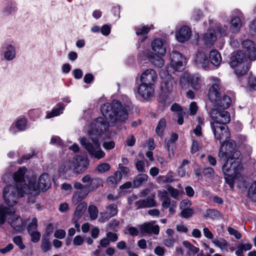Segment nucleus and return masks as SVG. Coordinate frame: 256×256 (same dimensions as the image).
I'll list each match as a JSON object with an SVG mask.
<instances>
[{
	"label": "nucleus",
	"mask_w": 256,
	"mask_h": 256,
	"mask_svg": "<svg viewBox=\"0 0 256 256\" xmlns=\"http://www.w3.org/2000/svg\"><path fill=\"white\" fill-rule=\"evenodd\" d=\"M108 118L98 117L94 120L92 124V128L88 130V134L92 144L85 138H80L81 145L88 151L92 156L100 160L104 158L105 152L101 149L99 144L100 136L106 132L111 126Z\"/></svg>",
	"instance_id": "nucleus-1"
},
{
	"label": "nucleus",
	"mask_w": 256,
	"mask_h": 256,
	"mask_svg": "<svg viewBox=\"0 0 256 256\" xmlns=\"http://www.w3.org/2000/svg\"><path fill=\"white\" fill-rule=\"evenodd\" d=\"M100 110L103 116L108 118L112 126L119 128L126 123L128 118V110L117 100H113L110 104H104Z\"/></svg>",
	"instance_id": "nucleus-2"
},
{
	"label": "nucleus",
	"mask_w": 256,
	"mask_h": 256,
	"mask_svg": "<svg viewBox=\"0 0 256 256\" xmlns=\"http://www.w3.org/2000/svg\"><path fill=\"white\" fill-rule=\"evenodd\" d=\"M218 156L220 158L226 160V162H228L231 164L232 170L236 166L240 165L241 153L236 150L235 142L230 138L221 143Z\"/></svg>",
	"instance_id": "nucleus-3"
},
{
	"label": "nucleus",
	"mask_w": 256,
	"mask_h": 256,
	"mask_svg": "<svg viewBox=\"0 0 256 256\" xmlns=\"http://www.w3.org/2000/svg\"><path fill=\"white\" fill-rule=\"evenodd\" d=\"M33 185H31L30 189H22L20 188H18L12 185H8L4 187L3 190V198L6 204L9 206L12 207L17 203L19 198L24 196V194H36L38 193V190H36Z\"/></svg>",
	"instance_id": "nucleus-4"
},
{
	"label": "nucleus",
	"mask_w": 256,
	"mask_h": 256,
	"mask_svg": "<svg viewBox=\"0 0 256 256\" xmlns=\"http://www.w3.org/2000/svg\"><path fill=\"white\" fill-rule=\"evenodd\" d=\"M14 208H8L3 205H0V224H3L8 216V223L16 231L20 232L24 230V222L18 216L14 214Z\"/></svg>",
	"instance_id": "nucleus-5"
},
{
	"label": "nucleus",
	"mask_w": 256,
	"mask_h": 256,
	"mask_svg": "<svg viewBox=\"0 0 256 256\" xmlns=\"http://www.w3.org/2000/svg\"><path fill=\"white\" fill-rule=\"evenodd\" d=\"M230 66L236 68L235 73L238 76L246 74L249 70L246 54L242 50H238L236 53H233Z\"/></svg>",
	"instance_id": "nucleus-6"
},
{
	"label": "nucleus",
	"mask_w": 256,
	"mask_h": 256,
	"mask_svg": "<svg viewBox=\"0 0 256 256\" xmlns=\"http://www.w3.org/2000/svg\"><path fill=\"white\" fill-rule=\"evenodd\" d=\"M210 115L212 122H210V126L212 124L216 125H226L230 120V114L224 109L214 107L210 112Z\"/></svg>",
	"instance_id": "nucleus-7"
},
{
	"label": "nucleus",
	"mask_w": 256,
	"mask_h": 256,
	"mask_svg": "<svg viewBox=\"0 0 256 256\" xmlns=\"http://www.w3.org/2000/svg\"><path fill=\"white\" fill-rule=\"evenodd\" d=\"M31 185H33L32 188L34 187L36 189V190H38V194H32L34 196H38L40 194V190H47L50 187V178L48 174L44 173L40 176L38 184H36V181L34 179L31 178L30 180L29 188H28V190L30 189Z\"/></svg>",
	"instance_id": "nucleus-8"
},
{
	"label": "nucleus",
	"mask_w": 256,
	"mask_h": 256,
	"mask_svg": "<svg viewBox=\"0 0 256 256\" xmlns=\"http://www.w3.org/2000/svg\"><path fill=\"white\" fill-rule=\"evenodd\" d=\"M213 132L214 138L219 140L222 143V141L226 140L230 138V133L228 126L226 125H216L212 124L210 126Z\"/></svg>",
	"instance_id": "nucleus-9"
},
{
	"label": "nucleus",
	"mask_w": 256,
	"mask_h": 256,
	"mask_svg": "<svg viewBox=\"0 0 256 256\" xmlns=\"http://www.w3.org/2000/svg\"><path fill=\"white\" fill-rule=\"evenodd\" d=\"M230 165L231 166V164H230V162H226L223 165L222 169L226 176L225 180L226 182L228 184L230 187H232L234 186V178L238 173V169L240 166H236V168L232 170V166L230 167Z\"/></svg>",
	"instance_id": "nucleus-10"
},
{
	"label": "nucleus",
	"mask_w": 256,
	"mask_h": 256,
	"mask_svg": "<svg viewBox=\"0 0 256 256\" xmlns=\"http://www.w3.org/2000/svg\"><path fill=\"white\" fill-rule=\"evenodd\" d=\"M26 170H27L24 167L20 168L14 174V179L16 182L15 186L25 190L29 188V184H27L24 180V175Z\"/></svg>",
	"instance_id": "nucleus-11"
},
{
	"label": "nucleus",
	"mask_w": 256,
	"mask_h": 256,
	"mask_svg": "<svg viewBox=\"0 0 256 256\" xmlns=\"http://www.w3.org/2000/svg\"><path fill=\"white\" fill-rule=\"evenodd\" d=\"M170 64L176 71H181L184 69L183 62L185 60L178 52L173 50L170 54Z\"/></svg>",
	"instance_id": "nucleus-12"
},
{
	"label": "nucleus",
	"mask_w": 256,
	"mask_h": 256,
	"mask_svg": "<svg viewBox=\"0 0 256 256\" xmlns=\"http://www.w3.org/2000/svg\"><path fill=\"white\" fill-rule=\"evenodd\" d=\"M222 88L220 82L218 80L216 83L212 84L209 89L208 97L210 100L214 104L219 100L222 96Z\"/></svg>",
	"instance_id": "nucleus-13"
},
{
	"label": "nucleus",
	"mask_w": 256,
	"mask_h": 256,
	"mask_svg": "<svg viewBox=\"0 0 256 256\" xmlns=\"http://www.w3.org/2000/svg\"><path fill=\"white\" fill-rule=\"evenodd\" d=\"M136 210L155 207L157 206L155 196H148L144 199H140L134 202Z\"/></svg>",
	"instance_id": "nucleus-14"
},
{
	"label": "nucleus",
	"mask_w": 256,
	"mask_h": 256,
	"mask_svg": "<svg viewBox=\"0 0 256 256\" xmlns=\"http://www.w3.org/2000/svg\"><path fill=\"white\" fill-rule=\"evenodd\" d=\"M156 78V72L153 69H148L142 74L140 81L142 83L152 86L155 84Z\"/></svg>",
	"instance_id": "nucleus-15"
},
{
	"label": "nucleus",
	"mask_w": 256,
	"mask_h": 256,
	"mask_svg": "<svg viewBox=\"0 0 256 256\" xmlns=\"http://www.w3.org/2000/svg\"><path fill=\"white\" fill-rule=\"evenodd\" d=\"M242 46L247 52L248 59L250 61L256 60V48L254 43L251 40H246L242 42Z\"/></svg>",
	"instance_id": "nucleus-16"
},
{
	"label": "nucleus",
	"mask_w": 256,
	"mask_h": 256,
	"mask_svg": "<svg viewBox=\"0 0 256 256\" xmlns=\"http://www.w3.org/2000/svg\"><path fill=\"white\" fill-rule=\"evenodd\" d=\"M88 165L87 160L80 156H75L72 160V166L78 173L83 172Z\"/></svg>",
	"instance_id": "nucleus-17"
},
{
	"label": "nucleus",
	"mask_w": 256,
	"mask_h": 256,
	"mask_svg": "<svg viewBox=\"0 0 256 256\" xmlns=\"http://www.w3.org/2000/svg\"><path fill=\"white\" fill-rule=\"evenodd\" d=\"M152 48L154 52L160 56H164L166 52V41L162 38L154 40L152 44Z\"/></svg>",
	"instance_id": "nucleus-18"
},
{
	"label": "nucleus",
	"mask_w": 256,
	"mask_h": 256,
	"mask_svg": "<svg viewBox=\"0 0 256 256\" xmlns=\"http://www.w3.org/2000/svg\"><path fill=\"white\" fill-rule=\"evenodd\" d=\"M138 94L144 99H148L153 96L154 88L150 85L142 83L138 88Z\"/></svg>",
	"instance_id": "nucleus-19"
},
{
	"label": "nucleus",
	"mask_w": 256,
	"mask_h": 256,
	"mask_svg": "<svg viewBox=\"0 0 256 256\" xmlns=\"http://www.w3.org/2000/svg\"><path fill=\"white\" fill-rule=\"evenodd\" d=\"M140 230L144 233L148 234H158L160 227L158 225H154L152 222H145L139 226Z\"/></svg>",
	"instance_id": "nucleus-20"
},
{
	"label": "nucleus",
	"mask_w": 256,
	"mask_h": 256,
	"mask_svg": "<svg viewBox=\"0 0 256 256\" xmlns=\"http://www.w3.org/2000/svg\"><path fill=\"white\" fill-rule=\"evenodd\" d=\"M177 40L180 42L188 40L191 36V31L188 26H184L176 33Z\"/></svg>",
	"instance_id": "nucleus-21"
},
{
	"label": "nucleus",
	"mask_w": 256,
	"mask_h": 256,
	"mask_svg": "<svg viewBox=\"0 0 256 256\" xmlns=\"http://www.w3.org/2000/svg\"><path fill=\"white\" fill-rule=\"evenodd\" d=\"M236 16H234L231 20L230 30L232 33L238 32L242 26V14L238 10H236Z\"/></svg>",
	"instance_id": "nucleus-22"
},
{
	"label": "nucleus",
	"mask_w": 256,
	"mask_h": 256,
	"mask_svg": "<svg viewBox=\"0 0 256 256\" xmlns=\"http://www.w3.org/2000/svg\"><path fill=\"white\" fill-rule=\"evenodd\" d=\"M194 62L198 67L204 69L207 68L209 64V60L206 56L204 53L200 52H198L196 54Z\"/></svg>",
	"instance_id": "nucleus-23"
},
{
	"label": "nucleus",
	"mask_w": 256,
	"mask_h": 256,
	"mask_svg": "<svg viewBox=\"0 0 256 256\" xmlns=\"http://www.w3.org/2000/svg\"><path fill=\"white\" fill-rule=\"evenodd\" d=\"M232 100L230 96L224 94L222 96L219 100L214 102V107L222 109H226L230 107L231 104Z\"/></svg>",
	"instance_id": "nucleus-24"
},
{
	"label": "nucleus",
	"mask_w": 256,
	"mask_h": 256,
	"mask_svg": "<svg viewBox=\"0 0 256 256\" xmlns=\"http://www.w3.org/2000/svg\"><path fill=\"white\" fill-rule=\"evenodd\" d=\"M90 192L88 188L76 191L72 197V202L74 204H77L84 199Z\"/></svg>",
	"instance_id": "nucleus-25"
},
{
	"label": "nucleus",
	"mask_w": 256,
	"mask_h": 256,
	"mask_svg": "<svg viewBox=\"0 0 256 256\" xmlns=\"http://www.w3.org/2000/svg\"><path fill=\"white\" fill-rule=\"evenodd\" d=\"M209 59L210 63L218 67L222 62V56L220 53L216 50H212L210 52Z\"/></svg>",
	"instance_id": "nucleus-26"
},
{
	"label": "nucleus",
	"mask_w": 256,
	"mask_h": 256,
	"mask_svg": "<svg viewBox=\"0 0 256 256\" xmlns=\"http://www.w3.org/2000/svg\"><path fill=\"white\" fill-rule=\"evenodd\" d=\"M148 176L146 174H140L136 176L132 181L133 187L138 188L142 186L148 180Z\"/></svg>",
	"instance_id": "nucleus-27"
},
{
	"label": "nucleus",
	"mask_w": 256,
	"mask_h": 256,
	"mask_svg": "<svg viewBox=\"0 0 256 256\" xmlns=\"http://www.w3.org/2000/svg\"><path fill=\"white\" fill-rule=\"evenodd\" d=\"M178 136L176 133H172L170 139L166 138L164 141L166 144L167 149L168 152H172L176 148V142L178 140Z\"/></svg>",
	"instance_id": "nucleus-28"
},
{
	"label": "nucleus",
	"mask_w": 256,
	"mask_h": 256,
	"mask_svg": "<svg viewBox=\"0 0 256 256\" xmlns=\"http://www.w3.org/2000/svg\"><path fill=\"white\" fill-rule=\"evenodd\" d=\"M252 248V244L250 243H240L236 246V250L235 252L236 256H244V253L250 250Z\"/></svg>",
	"instance_id": "nucleus-29"
},
{
	"label": "nucleus",
	"mask_w": 256,
	"mask_h": 256,
	"mask_svg": "<svg viewBox=\"0 0 256 256\" xmlns=\"http://www.w3.org/2000/svg\"><path fill=\"white\" fill-rule=\"evenodd\" d=\"M204 38L206 43L208 44H213L216 40L214 30L212 29L208 30L207 32L204 34Z\"/></svg>",
	"instance_id": "nucleus-30"
},
{
	"label": "nucleus",
	"mask_w": 256,
	"mask_h": 256,
	"mask_svg": "<svg viewBox=\"0 0 256 256\" xmlns=\"http://www.w3.org/2000/svg\"><path fill=\"white\" fill-rule=\"evenodd\" d=\"M87 207V204L85 202H80L76 206L74 212V218L78 220L84 214Z\"/></svg>",
	"instance_id": "nucleus-31"
},
{
	"label": "nucleus",
	"mask_w": 256,
	"mask_h": 256,
	"mask_svg": "<svg viewBox=\"0 0 256 256\" xmlns=\"http://www.w3.org/2000/svg\"><path fill=\"white\" fill-rule=\"evenodd\" d=\"M50 234L48 233L46 236H43L42 240L41 248L44 252H46L50 250L52 246L49 240Z\"/></svg>",
	"instance_id": "nucleus-32"
},
{
	"label": "nucleus",
	"mask_w": 256,
	"mask_h": 256,
	"mask_svg": "<svg viewBox=\"0 0 256 256\" xmlns=\"http://www.w3.org/2000/svg\"><path fill=\"white\" fill-rule=\"evenodd\" d=\"M166 126V120L164 118H161L156 128V132L160 137L164 135V131Z\"/></svg>",
	"instance_id": "nucleus-33"
},
{
	"label": "nucleus",
	"mask_w": 256,
	"mask_h": 256,
	"mask_svg": "<svg viewBox=\"0 0 256 256\" xmlns=\"http://www.w3.org/2000/svg\"><path fill=\"white\" fill-rule=\"evenodd\" d=\"M167 77V80L162 82V90L164 91H166V92H170L173 90V82L170 78L169 75H168Z\"/></svg>",
	"instance_id": "nucleus-34"
},
{
	"label": "nucleus",
	"mask_w": 256,
	"mask_h": 256,
	"mask_svg": "<svg viewBox=\"0 0 256 256\" xmlns=\"http://www.w3.org/2000/svg\"><path fill=\"white\" fill-rule=\"evenodd\" d=\"M183 245L188 250V253L190 254H195L199 252V248L192 245L188 241L183 242Z\"/></svg>",
	"instance_id": "nucleus-35"
},
{
	"label": "nucleus",
	"mask_w": 256,
	"mask_h": 256,
	"mask_svg": "<svg viewBox=\"0 0 256 256\" xmlns=\"http://www.w3.org/2000/svg\"><path fill=\"white\" fill-rule=\"evenodd\" d=\"M212 243L222 250L225 248L228 244L227 241L222 238H216L212 240Z\"/></svg>",
	"instance_id": "nucleus-36"
},
{
	"label": "nucleus",
	"mask_w": 256,
	"mask_h": 256,
	"mask_svg": "<svg viewBox=\"0 0 256 256\" xmlns=\"http://www.w3.org/2000/svg\"><path fill=\"white\" fill-rule=\"evenodd\" d=\"M64 109V106L62 104H60L57 108L53 109L51 112L48 114L46 118H50L55 116H58L62 113Z\"/></svg>",
	"instance_id": "nucleus-37"
},
{
	"label": "nucleus",
	"mask_w": 256,
	"mask_h": 256,
	"mask_svg": "<svg viewBox=\"0 0 256 256\" xmlns=\"http://www.w3.org/2000/svg\"><path fill=\"white\" fill-rule=\"evenodd\" d=\"M102 180L98 178H92L88 186V190H94L99 188L102 184Z\"/></svg>",
	"instance_id": "nucleus-38"
},
{
	"label": "nucleus",
	"mask_w": 256,
	"mask_h": 256,
	"mask_svg": "<svg viewBox=\"0 0 256 256\" xmlns=\"http://www.w3.org/2000/svg\"><path fill=\"white\" fill-rule=\"evenodd\" d=\"M15 48L12 45H9L6 48V51L4 53V57L8 60H12L15 56Z\"/></svg>",
	"instance_id": "nucleus-39"
},
{
	"label": "nucleus",
	"mask_w": 256,
	"mask_h": 256,
	"mask_svg": "<svg viewBox=\"0 0 256 256\" xmlns=\"http://www.w3.org/2000/svg\"><path fill=\"white\" fill-rule=\"evenodd\" d=\"M192 87L196 90H198L201 85L202 81L200 77L198 75H194L191 78Z\"/></svg>",
	"instance_id": "nucleus-40"
},
{
	"label": "nucleus",
	"mask_w": 256,
	"mask_h": 256,
	"mask_svg": "<svg viewBox=\"0 0 256 256\" xmlns=\"http://www.w3.org/2000/svg\"><path fill=\"white\" fill-rule=\"evenodd\" d=\"M164 200L162 203V210L168 208L172 204L170 198L168 197V193L165 192L164 194L163 195Z\"/></svg>",
	"instance_id": "nucleus-41"
},
{
	"label": "nucleus",
	"mask_w": 256,
	"mask_h": 256,
	"mask_svg": "<svg viewBox=\"0 0 256 256\" xmlns=\"http://www.w3.org/2000/svg\"><path fill=\"white\" fill-rule=\"evenodd\" d=\"M151 62L154 66L159 68H162L164 65V60L158 56H154L151 59Z\"/></svg>",
	"instance_id": "nucleus-42"
},
{
	"label": "nucleus",
	"mask_w": 256,
	"mask_h": 256,
	"mask_svg": "<svg viewBox=\"0 0 256 256\" xmlns=\"http://www.w3.org/2000/svg\"><path fill=\"white\" fill-rule=\"evenodd\" d=\"M194 211L191 208H184L180 212V216L185 218H188L192 216Z\"/></svg>",
	"instance_id": "nucleus-43"
},
{
	"label": "nucleus",
	"mask_w": 256,
	"mask_h": 256,
	"mask_svg": "<svg viewBox=\"0 0 256 256\" xmlns=\"http://www.w3.org/2000/svg\"><path fill=\"white\" fill-rule=\"evenodd\" d=\"M38 228V220L36 218H34L31 222L28 225L27 230L28 233L36 232Z\"/></svg>",
	"instance_id": "nucleus-44"
},
{
	"label": "nucleus",
	"mask_w": 256,
	"mask_h": 256,
	"mask_svg": "<svg viewBox=\"0 0 256 256\" xmlns=\"http://www.w3.org/2000/svg\"><path fill=\"white\" fill-rule=\"evenodd\" d=\"M88 212L90 214V218L92 220H96L98 217V210L94 205H90L88 208Z\"/></svg>",
	"instance_id": "nucleus-45"
},
{
	"label": "nucleus",
	"mask_w": 256,
	"mask_h": 256,
	"mask_svg": "<svg viewBox=\"0 0 256 256\" xmlns=\"http://www.w3.org/2000/svg\"><path fill=\"white\" fill-rule=\"evenodd\" d=\"M202 173L205 177L211 178L214 176V170L213 168L208 167L203 168L202 170Z\"/></svg>",
	"instance_id": "nucleus-46"
},
{
	"label": "nucleus",
	"mask_w": 256,
	"mask_h": 256,
	"mask_svg": "<svg viewBox=\"0 0 256 256\" xmlns=\"http://www.w3.org/2000/svg\"><path fill=\"white\" fill-rule=\"evenodd\" d=\"M248 195L250 198L256 200V182L253 183L249 188Z\"/></svg>",
	"instance_id": "nucleus-47"
},
{
	"label": "nucleus",
	"mask_w": 256,
	"mask_h": 256,
	"mask_svg": "<svg viewBox=\"0 0 256 256\" xmlns=\"http://www.w3.org/2000/svg\"><path fill=\"white\" fill-rule=\"evenodd\" d=\"M206 214L212 219H217L220 216V212L214 209H208L206 210Z\"/></svg>",
	"instance_id": "nucleus-48"
},
{
	"label": "nucleus",
	"mask_w": 256,
	"mask_h": 256,
	"mask_svg": "<svg viewBox=\"0 0 256 256\" xmlns=\"http://www.w3.org/2000/svg\"><path fill=\"white\" fill-rule=\"evenodd\" d=\"M106 209L109 214V217L116 216L118 214L117 206L114 204H112L107 206Z\"/></svg>",
	"instance_id": "nucleus-49"
},
{
	"label": "nucleus",
	"mask_w": 256,
	"mask_h": 256,
	"mask_svg": "<svg viewBox=\"0 0 256 256\" xmlns=\"http://www.w3.org/2000/svg\"><path fill=\"white\" fill-rule=\"evenodd\" d=\"M110 168V166L108 163H102L97 166L96 170L100 173H104L108 171Z\"/></svg>",
	"instance_id": "nucleus-50"
},
{
	"label": "nucleus",
	"mask_w": 256,
	"mask_h": 256,
	"mask_svg": "<svg viewBox=\"0 0 256 256\" xmlns=\"http://www.w3.org/2000/svg\"><path fill=\"white\" fill-rule=\"evenodd\" d=\"M201 149V146L197 140H192V144L190 147V152L192 154H196V152L199 151Z\"/></svg>",
	"instance_id": "nucleus-51"
},
{
	"label": "nucleus",
	"mask_w": 256,
	"mask_h": 256,
	"mask_svg": "<svg viewBox=\"0 0 256 256\" xmlns=\"http://www.w3.org/2000/svg\"><path fill=\"white\" fill-rule=\"evenodd\" d=\"M150 28L148 26L138 27L136 29V34L138 36L146 34L149 32Z\"/></svg>",
	"instance_id": "nucleus-52"
},
{
	"label": "nucleus",
	"mask_w": 256,
	"mask_h": 256,
	"mask_svg": "<svg viewBox=\"0 0 256 256\" xmlns=\"http://www.w3.org/2000/svg\"><path fill=\"white\" fill-rule=\"evenodd\" d=\"M13 242L20 250L25 248V246L22 242V238L20 236H14L13 238Z\"/></svg>",
	"instance_id": "nucleus-53"
},
{
	"label": "nucleus",
	"mask_w": 256,
	"mask_h": 256,
	"mask_svg": "<svg viewBox=\"0 0 256 256\" xmlns=\"http://www.w3.org/2000/svg\"><path fill=\"white\" fill-rule=\"evenodd\" d=\"M29 234L30 236L31 237V240L34 242L36 243L38 242L40 238V233L38 232V231L28 233Z\"/></svg>",
	"instance_id": "nucleus-54"
},
{
	"label": "nucleus",
	"mask_w": 256,
	"mask_h": 256,
	"mask_svg": "<svg viewBox=\"0 0 256 256\" xmlns=\"http://www.w3.org/2000/svg\"><path fill=\"white\" fill-rule=\"evenodd\" d=\"M228 231L230 235L234 236L237 240H240L242 237L240 233L232 228L228 227Z\"/></svg>",
	"instance_id": "nucleus-55"
},
{
	"label": "nucleus",
	"mask_w": 256,
	"mask_h": 256,
	"mask_svg": "<svg viewBox=\"0 0 256 256\" xmlns=\"http://www.w3.org/2000/svg\"><path fill=\"white\" fill-rule=\"evenodd\" d=\"M26 120L25 118H21L18 120L16 123L17 128L20 130H23L26 126Z\"/></svg>",
	"instance_id": "nucleus-56"
},
{
	"label": "nucleus",
	"mask_w": 256,
	"mask_h": 256,
	"mask_svg": "<svg viewBox=\"0 0 256 256\" xmlns=\"http://www.w3.org/2000/svg\"><path fill=\"white\" fill-rule=\"evenodd\" d=\"M136 167L139 172H145V164L143 160H138L136 164Z\"/></svg>",
	"instance_id": "nucleus-57"
},
{
	"label": "nucleus",
	"mask_w": 256,
	"mask_h": 256,
	"mask_svg": "<svg viewBox=\"0 0 256 256\" xmlns=\"http://www.w3.org/2000/svg\"><path fill=\"white\" fill-rule=\"evenodd\" d=\"M189 110L190 112V115H195L196 114L198 110L196 103L194 102H192L190 104Z\"/></svg>",
	"instance_id": "nucleus-58"
},
{
	"label": "nucleus",
	"mask_w": 256,
	"mask_h": 256,
	"mask_svg": "<svg viewBox=\"0 0 256 256\" xmlns=\"http://www.w3.org/2000/svg\"><path fill=\"white\" fill-rule=\"evenodd\" d=\"M186 114L184 111L180 112V113H176L174 114V116L178 118L177 122L180 125H182L184 123V116Z\"/></svg>",
	"instance_id": "nucleus-59"
},
{
	"label": "nucleus",
	"mask_w": 256,
	"mask_h": 256,
	"mask_svg": "<svg viewBox=\"0 0 256 256\" xmlns=\"http://www.w3.org/2000/svg\"><path fill=\"white\" fill-rule=\"evenodd\" d=\"M103 148L106 150H110L115 146V143L114 141L104 142L102 144Z\"/></svg>",
	"instance_id": "nucleus-60"
},
{
	"label": "nucleus",
	"mask_w": 256,
	"mask_h": 256,
	"mask_svg": "<svg viewBox=\"0 0 256 256\" xmlns=\"http://www.w3.org/2000/svg\"><path fill=\"white\" fill-rule=\"evenodd\" d=\"M107 182L110 186H114L117 184L118 182V181L114 175L110 176H108L107 178Z\"/></svg>",
	"instance_id": "nucleus-61"
},
{
	"label": "nucleus",
	"mask_w": 256,
	"mask_h": 256,
	"mask_svg": "<svg viewBox=\"0 0 256 256\" xmlns=\"http://www.w3.org/2000/svg\"><path fill=\"white\" fill-rule=\"evenodd\" d=\"M164 244L168 247H172L175 242V240L172 237H170L164 240Z\"/></svg>",
	"instance_id": "nucleus-62"
},
{
	"label": "nucleus",
	"mask_w": 256,
	"mask_h": 256,
	"mask_svg": "<svg viewBox=\"0 0 256 256\" xmlns=\"http://www.w3.org/2000/svg\"><path fill=\"white\" fill-rule=\"evenodd\" d=\"M250 88L252 90H256V78H250L248 80Z\"/></svg>",
	"instance_id": "nucleus-63"
},
{
	"label": "nucleus",
	"mask_w": 256,
	"mask_h": 256,
	"mask_svg": "<svg viewBox=\"0 0 256 256\" xmlns=\"http://www.w3.org/2000/svg\"><path fill=\"white\" fill-rule=\"evenodd\" d=\"M250 30L252 35H256V18L254 19L250 26Z\"/></svg>",
	"instance_id": "nucleus-64"
}]
</instances>
